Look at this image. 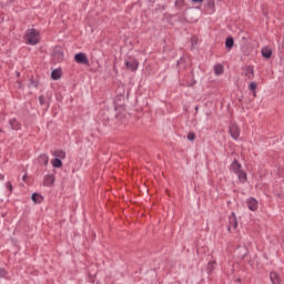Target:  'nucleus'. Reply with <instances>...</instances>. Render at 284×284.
I'll return each instance as SVG.
<instances>
[{
    "mask_svg": "<svg viewBox=\"0 0 284 284\" xmlns=\"http://www.w3.org/2000/svg\"><path fill=\"white\" fill-rule=\"evenodd\" d=\"M43 185L45 187H52V185H54V174L44 176Z\"/></svg>",
    "mask_w": 284,
    "mask_h": 284,
    "instance_id": "nucleus-9",
    "label": "nucleus"
},
{
    "mask_svg": "<svg viewBox=\"0 0 284 284\" xmlns=\"http://www.w3.org/2000/svg\"><path fill=\"white\" fill-rule=\"evenodd\" d=\"M39 101H40L41 105H43V103H45V99L43 98V95L39 97Z\"/></svg>",
    "mask_w": 284,
    "mask_h": 284,
    "instance_id": "nucleus-27",
    "label": "nucleus"
},
{
    "mask_svg": "<svg viewBox=\"0 0 284 284\" xmlns=\"http://www.w3.org/2000/svg\"><path fill=\"white\" fill-rule=\"evenodd\" d=\"M22 181H28V174H24V175L22 176Z\"/></svg>",
    "mask_w": 284,
    "mask_h": 284,
    "instance_id": "nucleus-31",
    "label": "nucleus"
},
{
    "mask_svg": "<svg viewBox=\"0 0 284 284\" xmlns=\"http://www.w3.org/2000/svg\"><path fill=\"white\" fill-rule=\"evenodd\" d=\"M262 57H264V59H272V49L264 47L262 48Z\"/></svg>",
    "mask_w": 284,
    "mask_h": 284,
    "instance_id": "nucleus-14",
    "label": "nucleus"
},
{
    "mask_svg": "<svg viewBox=\"0 0 284 284\" xmlns=\"http://www.w3.org/2000/svg\"><path fill=\"white\" fill-rule=\"evenodd\" d=\"M26 39L29 45H37V43H39V31H37L36 29L27 30Z\"/></svg>",
    "mask_w": 284,
    "mask_h": 284,
    "instance_id": "nucleus-1",
    "label": "nucleus"
},
{
    "mask_svg": "<svg viewBox=\"0 0 284 284\" xmlns=\"http://www.w3.org/2000/svg\"><path fill=\"white\" fill-rule=\"evenodd\" d=\"M8 276V272L4 268H0V278H6Z\"/></svg>",
    "mask_w": 284,
    "mask_h": 284,
    "instance_id": "nucleus-25",
    "label": "nucleus"
},
{
    "mask_svg": "<svg viewBox=\"0 0 284 284\" xmlns=\"http://www.w3.org/2000/svg\"><path fill=\"white\" fill-rule=\"evenodd\" d=\"M14 123H17V121L13 120V121L11 122L12 130H19V126H18V128L14 126Z\"/></svg>",
    "mask_w": 284,
    "mask_h": 284,
    "instance_id": "nucleus-28",
    "label": "nucleus"
},
{
    "mask_svg": "<svg viewBox=\"0 0 284 284\" xmlns=\"http://www.w3.org/2000/svg\"><path fill=\"white\" fill-rule=\"evenodd\" d=\"M18 85L20 89L23 88V84L21 83V81H18Z\"/></svg>",
    "mask_w": 284,
    "mask_h": 284,
    "instance_id": "nucleus-32",
    "label": "nucleus"
},
{
    "mask_svg": "<svg viewBox=\"0 0 284 284\" xmlns=\"http://www.w3.org/2000/svg\"><path fill=\"white\" fill-rule=\"evenodd\" d=\"M244 77L252 81L254 79V65H247L244 70Z\"/></svg>",
    "mask_w": 284,
    "mask_h": 284,
    "instance_id": "nucleus-8",
    "label": "nucleus"
},
{
    "mask_svg": "<svg viewBox=\"0 0 284 284\" xmlns=\"http://www.w3.org/2000/svg\"><path fill=\"white\" fill-rule=\"evenodd\" d=\"M75 63H82L83 65H90V60H88V55L85 53L80 52L74 55Z\"/></svg>",
    "mask_w": 284,
    "mask_h": 284,
    "instance_id": "nucleus-2",
    "label": "nucleus"
},
{
    "mask_svg": "<svg viewBox=\"0 0 284 284\" xmlns=\"http://www.w3.org/2000/svg\"><path fill=\"white\" fill-rule=\"evenodd\" d=\"M7 187L10 190V192H12V183L8 182Z\"/></svg>",
    "mask_w": 284,
    "mask_h": 284,
    "instance_id": "nucleus-29",
    "label": "nucleus"
},
{
    "mask_svg": "<svg viewBox=\"0 0 284 284\" xmlns=\"http://www.w3.org/2000/svg\"><path fill=\"white\" fill-rule=\"evenodd\" d=\"M40 161L44 164V165H48V155L43 154V155H40Z\"/></svg>",
    "mask_w": 284,
    "mask_h": 284,
    "instance_id": "nucleus-24",
    "label": "nucleus"
},
{
    "mask_svg": "<svg viewBox=\"0 0 284 284\" xmlns=\"http://www.w3.org/2000/svg\"><path fill=\"white\" fill-rule=\"evenodd\" d=\"M246 205L251 212H256V210H258V201L254 197H248L246 200Z\"/></svg>",
    "mask_w": 284,
    "mask_h": 284,
    "instance_id": "nucleus-5",
    "label": "nucleus"
},
{
    "mask_svg": "<svg viewBox=\"0 0 284 284\" xmlns=\"http://www.w3.org/2000/svg\"><path fill=\"white\" fill-rule=\"evenodd\" d=\"M193 3H203V0H192Z\"/></svg>",
    "mask_w": 284,
    "mask_h": 284,
    "instance_id": "nucleus-30",
    "label": "nucleus"
},
{
    "mask_svg": "<svg viewBox=\"0 0 284 284\" xmlns=\"http://www.w3.org/2000/svg\"><path fill=\"white\" fill-rule=\"evenodd\" d=\"M16 77H21V73L20 72H16Z\"/></svg>",
    "mask_w": 284,
    "mask_h": 284,
    "instance_id": "nucleus-33",
    "label": "nucleus"
},
{
    "mask_svg": "<svg viewBox=\"0 0 284 284\" xmlns=\"http://www.w3.org/2000/svg\"><path fill=\"white\" fill-rule=\"evenodd\" d=\"M54 156H58L59 159H65V152H63V151H57L55 153H54Z\"/></svg>",
    "mask_w": 284,
    "mask_h": 284,
    "instance_id": "nucleus-22",
    "label": "nucleus"
},
{
    "mask_svg": "<svg viewBox=\"0 0 284 284\" xmlns=\"http://www.w3.org/2000/svg\"><path fill=\"white\" fill-rule=\"evenodd\" d=\"M181 61H183V59H181L180 61H178V65H179V63H181Z\"/></svg>",
    "mask_w": 284,
    "mask_h": 284,
    "instance_id": "nucleus-36",
    "label": "nucleus"
},
{
    "mask_svg": "<svg viewBox=\"0 0 284 284\" xmlns=\"http://www.w3.org/2000/svg\"><path fill=\"white\" fill-rule=\"evenodd\" d=\"M243 169V165L239 162V160H234L230 165V171L234 174H237Z\"/></svg>",
    "mask_w": 284,
    "mask_h": 284,
    "instance_id": "nucleus-6",
    "label": "nucleus"
},
{
    "mask_svg": "<svg viewBox=\"0 0 284 284\" xmlns=\"http://www.w3.org/2000/svg\"><path fill=\"white\" fill-rule=\"evenodd\" d=\"M214 265H216V262H209L207 264L209 272H212L214 270Z\"/></svg>",
    "mask_w": 284,
    "mask_h": 284,
    "instance_id": "nucleus-26",
    "label": "nucleus"
},
{
    "mask_svg": "<svg viewBox=\"0 0 284 284\" xmlns=\"http://www.w3.org/2000/svg\"><path fill=\"white\" fill-rule=\"evenodd\" d=\"M253 97H256V91H253Z\"/></svg>",
    "mask_w": 284,
    "mask_h": 284,
    "instance_id": "nucleus-34",
    "label": "nucleus"
},
{
    "mask_svg": "<svg viewBox=\"0 0 284 284\" xmlns=\"http://www.w3.org/2000/svg\"><path fill=\"white\" fill-rule=\"evenodd\" d=\"M115 119L119 121L121 125H124L128 121L125 111L118 113Z\"/></svg>",
    "mask_w": 284,
    "mask_h": 284,
    "instance_id": "nucleus-10",
    "label": "nucleus"
},
{
    "mask_svg": "<svg viewBox=\"0 0 284 284\" xmlns=\"http://www.w3.org/2000/svg\"><path fill=\"white\" fill-rule=\"evenodd\" d=\"M270 280L272 284H281L283 283V280L281 278V275H278V273L272 271L270 273Z\"/></svg>",
    "mask_w": 284,
    "mask_h": 284,
    "instance_id": "nucleus-7",
    "label": "nucleus"
},
{
    "mask_svg": "<svg viewBox=\"0 0 284 284\" xmlns=\"http://www.w3.org/2000/svg\"><path fill=\"white\" fill-rule=\"evenodd\" d=\"M187 140L189 141H196V133L195 132H189Z\"/></svg>",
    "mask_w": 284,
    "mask_h": 284,
    "instance_id": "nucleus-21",
    "label": "nucleus"
},
{
    "mask_svg": "<svg viewBox=\"0 0 284 284\" xmlns=\"http://www.w3.org/2000/svg\"><path fill=\"white\" fill-rule=\"evenodd\" d=\"M213 70L215 72L216 77H221V74H223V72H224L223 64H215L213 67Z\"/></svg>",
    "mask_w": 284,
    "mask_h": 284,
    "instance_id": "nucleus-17",
    "label": "nucleus"
},
{
    "mask_svg": "<svg viewBox=\"0 0 284 284\" xmlns=\"http://www.w3.org/2000/svg\"><path fill=\"white\" fill-rule=\"evenodd\" d=\"M29 88H33V90H37V88H39V80H33L31 78Z\"/></svg>",
    "mask_w": 284,
    "mask_h": 284,
    "instance_id": "nucleus-20",
    "label": "nucleus"
},
{
    "mask_svg": "<svg viewBox=\"0 0 284 284\" xmlns=\"http://www.w3.org/2000/svg\"><path fill=\"white\" fill-rule=\"evenodd\" d=\"M62 74H63V72L61 71V69H54L51 72V79L53 81H59V79H61Z\"/></svg>",
    "mask_w": 284,
    "mask_h": 284,
    "instance_id": "nucleus-11",
    "label": "nucleus"
},
{
    "mask_svg": "<svg viewBox=\"0 0 284 284\" xmlns=\"http://www.w3.org/2000/svg\"><path fill=\"white\" fill-rule=\"evenodd\" d=\"M256 88H257L256 82H251L248 84V90H251V92H256Z\"/></svg>",
    "mask_w": 284,
    "mask_h": 284,
    "instance_id": "nucleus-23",
    "label": "nucleus"
},
{
    "mask_svg": "<svg viewBox=\"0 0 284 284\" xmlns=\"http://www.w3.org/2000/svg\"><path fill=\"white\" fill-rule=\"evenodd\" d=\"M225 48H227V50H232V48H234V38L232 36L226 38Z\"/></svg>",
    "mask_w": 284,
    "mask_h": 284,
    "instance_id": "nucleus-16",
    "label": "nucleus"
},
{
    "mask_svg": "<svg viewBox=\"0 0 284 284\" xmlns=\"http://www.w3.org/2000/svg\"><path fill=\"white\" fill-rule=\"evenodd\" d=\"M31 199L33 203H41L43 201V196H41V194H38V193H33L31 195Z\"/></svg>",
    "mask_w": 284,
    "mask_h": 284,
    "instance_id": "nucleus-18",
    "label": "nucleus"
},
{
    "mask_svg": "<svg viewBox=\"0 0 284 284\" xmlns=\"http://www.w3.org/2000/svg\"><path fill=\"white\" fill-rule=\"evenodd\" d=\"M235 174L239 176L240 183H245L247 181V173H245V171L241 170Z\"/></svg>",
    "mask_w": 284,
    "mask_h": 284,
    "instance_id": "nucleus-15",
    "label": "nucleus"
},
{
    "mask_svg": "<svg viewBox=\"0 0 284 284\" xmlns=\"http://www.w3.org/2000/svg\"><path fill=\"white\" fill-rule=\"evenodd\" d=\"M151 3H154V1H156V0H149Z\"/></svg>",
    "mask_w": 284,
    "mask_h": 284,
    "instance_id": "nucleus-35",
    "label": "nucleus"
},
{
    "mask_svg": "<svg viewBox=\"0 0 284 284\" xmlns=\"http://www.w3.org/2000/svg\"><path fill=\"white\" fill-rule=\"evenodd\" d=\"M205 9L210 14H212V12L215 10L214 0H206Z\"/></svg>",
    "mask_w": 284,
    "mask_h": 284,
    "instance_id": "nucleus-12",
    "label": "nucleus"
},
{
    "mask_svg": "<svg viewBox=\"0 0 284 284\" xmlns=\"http://www.w3.org/2000/svg\"><path fill=\"white\" fill-rule=\"evenodd\" d=\"M195 111H196V112L199 111V106L195 108Z\"/></svg>",
    "mask_w": 284,
    "mask_h": 284,
    "instance_id": "nucleus-37",
    "label": "nucleus"
},
{
    "mask_svg": "<svg viewBox=\"0 0 284 284\" xmlns=\"http://www.w3.org/2000/svg\"><path fill=\"white\" fill-rule=\"evenodd\" d=\"M125 65H126L128 70H131L132 72H134V70H136L139 68V62H136V61H126Z\"/></svg>",
    "mask_w": 284,
    "mask_h": 284,
    "instance_id": "nucleus-13",
    "label": "nucleus"
},
{
    "mask_svg": "<svg viewBox=\"0 0 284 284\" xmlns=\"http://www.w3.org/2000/svg\"><path fill=\"white\" fill-rule=\"evenodd\" d=\"M52 165H53V168H62V166H63V162H61V159L55 158V159L52 161Z\"/></svg>",
    "mask_w": 284,
    "mask_h": 284,
    "instance_id": "nucleus-19",
    "label": "nucleus"
},
{
    "mask_svg": "<svg viewBox=\"0 0 284 284\" xmlns=\"http://www.w3.org/2000/svg\"><path fill=\"white\" fill-rule=\"evenodd\" d=\"M236 227H239V221L236 220V213H232L229 217L227 230H229V232H232V230H236Z\"/></svg>",
    "mask_w": 284,
    "mask_h": 284,
    "instance_id": "nucleus-3",
    "label": "nucleus"
},
{
    "mask_svg": "<svg viewBox=\"0 0 284 284\" xmlns=\"http://www.w3.org/2000/svg\"><path fill=\"white\" fill-rule=\"evenodd\" d=\"M230 134L232 139H239L241 136V131L239 130V125L236 123H231L229 128Z\"/></svg>",
    "mask_w": 284,
    "mask_h": 284,
    "instance_id": "nucleus-4",
    "label": "nucleus"
}]
</instances>
